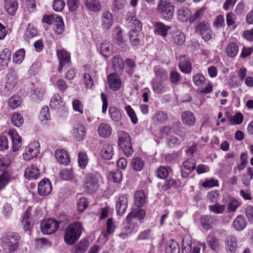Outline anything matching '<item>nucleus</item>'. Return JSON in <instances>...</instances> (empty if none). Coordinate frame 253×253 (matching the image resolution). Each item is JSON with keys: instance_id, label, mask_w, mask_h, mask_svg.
<instances>
[{"instance_id": "58836bf2", "label": "nucleus", "mask_w": 253, "mask_h": 253, "mask_svg": "<svg viewBox=\"0 0 253 253\" xmlns=\"http://www.w3.org/2000/svg\"><path fill=\"white\" fill-rule=\"evenodd\" d=\"M172 40L174 43L177 45H182L185 41L184 34L180 31H175L172 34Z\"/></svg>"}, {"instance_id": "4d7b16f0", "label": "nucleus", "mask_w": 253, "mask_h": 253, "mask_svg": "<svg viewBox=\"0 0 253 253\" xmlns=\"http://www.w3.org/2000/svg\"><path fill=\"white\" fill-rule=\"evenodd\" d=\"M125 109L126 111L127 115L131 119L132 123L134 124H136L138 122V119L133 109L129 105L126 106Z\"/></svg>"}, {"instance_id": "423d86ee", "label": "nucleus", "mask_w": 253, "mask_h": 253, "mask_svg": "<svg viewBox=\"0 0 253 253\" xmlns=\"http://www.w3.org/2000/svg\"><path fill=\"white\" fill-rule=\"evenodd\" d=\"M20 237L16 233H12L1 238V242L7 247L10 253L15 252L19 247Z\"/></svg>"}, {"instance_id": "de8ad7c7", "label": "nucleus", "mask_w": 253, "mask_h": 253, "mask_svg": "<svg viewBox=\"0 0 253 253\" xmlns=\"http://www.w3.org/2000/svg\"><path fill=\"white\" fill-rule=\"evenodd\" d=\"M193 247H192V241L191 240L185 237L182 241V253H192Z\"/></svg>"}, {"instance_id": "8fccbe9b", "label": "nucleus", "mask_w": 253, "mask_h": 253, "mask_svg": "<svg viewBox=\"0 0 253 253\" xmlns=\"http://www.w3.org/2000/svg\"><path fill=\"white\" fill-rule=\"evenodd\" d=\"M25 51L23 48L18 50L13 55V61L14 63L19 64L24 59Z\"/></svg>"}, {"instance_id": "aec40b11", "label": "nucleus", "mask_w": 253, "mask_h": 253, "mask_svg": "<svg viewBox=\"0 0 253 253\" xmlns=\"http://www.w3.org/2000/svg\"><path fill=\"white\" fill-rule=\"evenodd\" d=\"M98 132L101 137L108 138L112 134V128L108 124L103 123L99 125Z\"/></svg>"}, {"instance_id": "bb28decb", "label": "nucleus", "mask_w": 253, "mask_h": 253, "mask_svg": "<svg viewBox=\"0 0 253 253\" xmlns=\"http://www.w3.org/2000/svg\"><path fill=\"white\" fill-rule=\"evenodd\" d=\"M247 222L243 215H238L234 220L233 225L237 231L243 230L246 226Z\"/></svg>"}, {"instance_id": "7c9ffc66", "label": "nucleus", "mask_w": 253, "mask_h": 253, "mask_svg": "<svg viewBox=\"0 0 253 253\" xmlns=\"http://www.w3.org/2000/svg\"><path fill=\"white\" fill-rule=\"evenodd\" d=\"M227 55L230 58L235 57L238 53L239 47L238 44L234 42H229L226 49Z\"/></svg>"}, {"instance_id": "f257e3e1", "label": "nucleus", "mask_w": 253, "mask_h": 253, "mask_svg": "<svg viewBox=\"0 0 253 253\" xmlns=\"http://www.w3.org/2000/svg\"><path fill=\"white\" fill-rule=\"evenodd\" d=\"M83 226L79 221L74 222L69 225L66 229L64 235V241L68 245H73L80 238Z\"/></svg>"}, {"instance_id": "4c0bfd02", "label": "nucleus", "mask_w": 253, "mask_h": 253, "mask_svg": "<svg viewBox=\"0 0 253 253\" xmlns=\"http://www.w3.org/2000/svg\"><path fill=\"white\" fill-rule=\"evenodd\" d=\"M56 20L53 23V30L58 35L61 34L64 30V24L63 19L59 16L55 18Z\"/></svg>"}, {"instance_id": "c03bdc74", "label": "nucleus", "mask_w": 253, "mask_h": 253, "mask_svg": "<svg viewBox=\"0 0 253 253\" xmlns=\"http://www.w3.org/2000/svg\"><path fill=\"white\" fill-rule=\"evenodd\" d=\"M62 99L58 94H55L52 97L50 102V107L52 109H58L62 103Z\"/></svg>"}, {"instance_id": "0e129e2a", "label": "nucleus", "mask_w": 253, "mask_h": 253, "mask_svg": "<svg viewBox=\"0 0 253 253\" xmlns=\"http://www.w3.org/2000/svg\"><path fill=\"white\" fill-rule=\"evenodd\" d=\"M44 93V90L43 88L42 87H37L35 90L33 98L36 101H39L42 98Z\"/></svg>"}, {"instance_id": "6ab92c4d", "label": "nucleus", "mask_w": 253, "mask_h": 253, "mask_svg": "<svg viewBox=\"0 0 253 253\" xmlns=\"http://www.w3.org/2000/svg\"><path fill=\"white\" fill-rule=\"evenodd\" d=\"M178 66L181 72L186 74L191 73L192 69L191 62L185 56L180 57Z\"/></svg>"}, {"instance_id": "3c124183", "label": "nucleus", "mask_w": 253, "mask_h": 253, "mask_svg": "<svg viewBox=\"0 0 253 253\" xmlns=\"http://www.w3.org/2000/svg\"><path fill=\"white\" fill-rule=\"evenodd\" d=\"M182 168L188 170V172H191L196 168V162L193 159H187L182 164Z\"/></svg>"}, {"instance_id": "ddd939ff", "label": "nucleus", "mask_w": 253, "mask_h": 253, "mask_svg": "<svg viewBox=\"0 0 253 253\" xmlns=\"http://www.w3.org/2000/svg\"><path fill=\"white\" fill-rule=\"evenodd\" d=\"M108 84L113 90H119L121 86V81L116 73H111L108 76Z\"/></svg>"}, {"instance_id": "b1692460", "label": "nucleus", "mask_w": 253, "mask_h": 253, "mask_svg": "<svg viewBox=\"0 0 253 253\" xmlns=\"http://www.w3.org/2000/svg\"><path fill=\"white\" fill-rule=\"evenodd\" d=\"M18 6L16 0H5L4 7L7 13L14 15Z\"/></svg>"}, {"instance_id": "09e8293b", "label": "nucleus", "mask_w": 253, "mask_h": 253, "mask_svg": "<svg viewBox=\"0 0 253 253\" xmlns=\"http://www.w3.org/2000/svg\"><path fill=\"white\" fill-rule=\"evenodd\" d=\"M110 117L113 121L119 122L122 119L120 111L115 107H110L109 109Z\"/></svg>"}, {"instance_id": "e433bc0d", "label": "nucleus", "mask_w": 253, "mask_h": 253, "mask_svg": "<svg viewBox=\"0 0 253 253\" xmlns=\"http://www.w3.org/2000/svg\"><path fill=\"white\" fill-rule=\"evenodd\" d=\"M226 246L228 252L230 253H234L237 247V241L236 238L229 236L226 238Z\"/></svg>"}, {"instance_id": "7ed1b4c3", "label": "nucleus", "mask_w": 253, "mask_h": 253, "mask_svg": "<svg viewBox=\"0 0 253 253\" xmlns=\"http://www.w3.org/2000/svg\"><path fill=\"white\" fill-rule=\"evenodd\" d=\"M100 175L97 172H92L86 174L84 181V188L88 193L95 192L98 188V181Z\"/></svg>"}, {"instance_id": "bf43d9fd", "label": "nucleus", "mask_w": 253, "mask_h": 253, "mask_svg": "<svg viewBox=\"0 0 253 253\" xmlns=\"http://www.w3.org/2000/svg\"><path fill=\"white\" fill-rule=\"evenodd\" d=\"M88 202L84 197H82L80 199L77 203V208L79 211L83 212L86 209L88 206Z\"/></svg>"}, {"instance_id": "49530a36", "label": "nucleus", "mask_w": 253, "mask_h": 253, "mask_svg": "<svg viewBox=\"0 0 253 253\" xmlns=\"http://www.w3.org/2000/svg\"><path fill=\"white\" fill-rule=\"evenodd\" d=\"M113 148L111 145H105L101 151V156L103 159L110 160L113 155Z\"/></svg>"}, {"instance_id": "9d476101", "label": "nucleus", "mask_w": 253, "mask_h": 253, "mask_svg": "<svg viewBox=\"0 0 253 253\" xmlns=\"http://www.w3.org/2000/svg\"><path fill=\"white\" fill-rule=\"evenodd\" d=\"M72 131L74 138L79 141L84 139L86 133L85 126L79 122L74 123Z\"/></svg>"}, {"instance_id": "9b49d317", "label": "nucleus", "mask_w": 253, "mask_h": 253, "mask_svg": "<svg viewBox=\"0 0 253 253\" xmlns=\"http://www.w3.org/2000/svg\"><path fill=\"white\" fill-rule=\"evenodd\" d=\"M57 55L59 60L58 69L59 72H61L63 66L70 62V55L67 51L63 49L57 50Z\"/></svg>"}, {"instance_id": "a878e982", "label": "nucleus", "mask_w": 253, "mask_h": 253, "mask_svg": "<svg viewBox=\"0 0 253 253\" xmlns=\"http://www.w3.org/2000/svg\"><path fill=\"white\" fill-rule=\"evenodd\" d=\"M182 121L184 124L187 126H193L196 119L194 114L190 111L184 112L181 116Z\"/></svg>"}, {"instance_id": "393cba45", "label": "nucleus", "mask_w": 253, "mask_h": 253, "mask_svg": "<svg viewBox=\"0 0 253 253\" xmlns=\"http://www.w3.org/2000/svg\"><path fill=\"white\" fill-rule=\"evenodd\" d=\"M166 81H158V80L153 81L152 87L155 93L161 94L166 91L167 88V84Z\"/></svg>"}, {"instance_id": "79ce46f5", "label": "nucleus", "mask_w": 253, "mask_h": 253, "mask_svg": "<svg viewBox=\"0 0 253 253\" xmlns=\"http://www.w3.org/2000/svg\"><path fill=\"white\" fill-rule=\"evenodd\" d=\"M144 165V161L140 158L135 157L132 160L131 167L136 171L141 170L143 169Z\"/></svg>"}, {"instance_id": "ea45409f", "label": "nucleus", "mask_w": 253, "mask_h": 253, "mask_svg": "<svg viewBox=\"0 0 253 253\" xmlns=\"http://www.w3.org/2000/svg\"><path fill=\"white\" fill-rule=\"evenodd\" d=\"M190 15V11L185 7H181L177 11L178 19L182 22L187 21Z\"/></svg>"}, {"instance_id": "5fc2aeb1", "label": "nucleus", "mask_w": 253, "mask_h": 253, "mask_svg": "<svg viewBox=\"0 0 253 253\" xmlns=\"http://www.w3.org/2000/svg\"><path fill=\"white\" fill-rule=\"evenodd\" d=\"M21 102V99L19 96L13 95L8 100V104L10 108L15 109L17 108Z\"/></svg>"}, {"instance_id": "5701e85b", "label": "nucleus", "mask_w": 253, "mask_h": 253, "mask_svg": "<svg viewBox=\"0 0 253 253\" xmlns=\"http://www.w3.org/2000/svg\"><path fill=\"white\" fill-rule=\"evenodd\" d=\"M58 162L64 165H67L70 162V158L67 152L63 149H57L55 154Z\"/></svg>"}, {"instance_id": "a18cd8bd", "label": "nucleus", "mask_w": 253, "mask_h": 253, "mask_svg": "<svg viewBox=\"0 0 253 253\" xmlns=\"http://www.w3.org/2000/svg\"><path fill=\"white\" fill-rule=\"evenodd\" d=\"M126 222L124 223L122 230L129 233L130 234L132 233L136 227V222L131 219L126 217Z\"/></svg>"}, {"instance_id": "20e7f679", "label": "nucleus", "mask_w": 253, "mask_h": 253, "mask_svg": "<svg viewBox=\"0 0 253 253\" xmlns=\"http://www.w3.org/2000/svg\"><path fill=\"white\" fill-rule=\"evenodd\" d=\"M156 10L166 20H170L173 17L174 7L169 0H159Z\"/></svg>"}, {"instance_id": "6e6d98bb", "label": "nucleus", "mask_w": 253, "mask_h": 253, "mask_svg": "<svg viewBox=\"0 0 253 253\" xmlns=\"http://www.w3.org/2000/svg\"><path fill=\"white\" fill-rule=\"evenodd\" d=\"M109 179L114 182H119L122 178V173L121 170L117 169L110 172L109 175Z\"/></svg>"}, {"instance_id": "774afa93", "label": "nucleus", "mask_w": 253, "mask_h": 253, "mask_svg": "<svg viewBox=\"0 0 253 253\" xmlns=\"http://www.w3.org/2000/svg\"><path fill=\"white\" fill-rule=\"evenodd\" d=\"M152 231L150 229L144 230L137 236V240H146L151 238Z\"/></svg>"}, {"instance_id": "4be33fe9", "label": "nucleus", "mask_w": 253, "mask_h": 253, "mask_svg": "<svg viewBox=\"0 0 253 253\" xmlns=\"http://www.w3.org/2000/svg\"><path fill=\"white\" fill-rule=\"evenodd\" d=\"M8 133L11 137L13 143V151L16 152L18 151L21 146V137L17 132L14 130H10Z\"/></svg>"}, {"instance_id": "603ef678", "label": "nucleus", "mask_w": 253, "mask_h": 253, "mask_svg": "<svg viewBox=\"0 0 253 253\" xmlns=\"http://www.w3.org/2000/svg\"><path fill=\"white\" fill-rule=\"evenodd\" d=\"M11 121L13 125L19 127L23 123V119L21 114L15 113L11 117Z\"/></svg>"}, {"instance_id": "f8f14e48", "label": "nucleus", "mask_w": 253, "mask_h": 253, "mask_svg": "<svg viewBox=\"0 0 253 253\" xmlns=\"http://www.w3.org/2000/svg\"><path fill=\"white\" fill-rule=\"evenodd\" d=\"M52 191V185L48 179H43L39 183L38 192L42 196L48 195Z\"/></svg>"}, {"instance_id": "f704fd0d", "label": "nucleus", "mask_w": 253, "mask_h": 253, "mask_svg": "<svg viewBox=\"0 0 253 253\" xmlns=\"http://www.w3.org/2000/svg\"><path fill=\"white\" fill-rule=\"evenodd\" d=\"M155 33L158 35H162L163 37L167 36L168 31H169L171 28L170 26H166L161 22L156 23L155 24Z\"/></svg>"}, {"instance_id": "2f4dec72", "label": "nucleus", "mask_w": 253, "mask_h": 253, "mask_svg": "<svg viewBox=\"0 0 253 253\" xmlns=\"http://www.w3.org/2000/svg\"><path fill=\"white\" fill-rule=\"evenodd\" d=\"M84 4L88 10L93 12H98L101 8L98 0H85Z\"/></svg>"}, {"instance_id": "c9c22d12", "label": "nucleus", "mask_w": 253, "mask_h": 253, "mask_svg": "<svg viewBox=\"0 0 253 253\" xmlns=\"http://www.w3.org/2000/svg\"><path fill=\"white\" fill-rule=\"evenodd\" d=\"M146 202V195L142 190L136 192L135 195V203L137 207H142Z\"/></svg>"}, {"instance_id": "680f3d73", "label": "nucleus", "mask_w": 253, "mask_h": 253, "mask_svg": "<svg viewBox=\"0 0 253 253\" xmlns=\"http://www.w3.org/2000/svg\"><path fill=\"white\" fill-rule=\"evenodd\" d=\"M65 2L64 0H54L53 2L52 7L54 10L56 11H61L64 6Z\"/></svg>"}, {"instance_id": "cd10ccee", "label": "nucleus", "mask_w": 253, "mask_h": 253, "mask_svg": "<svg viewBox=\"0 0 253 253\" xmlns=\"http://www.w3.org/2000/svg\"><path fill=\"white\" fill-rule=\"evenodd\" d=\"M200 222L203 228L208 230L212 227L214 224V219L211 215H204L201 217Z\"/></svg>"}, {"instance_id": "864d4df0", "label": "nucleus", "mask_w": 253, "mask_h": 253, "mask_svg": "<svg viewBox=\"0 0 253 253\" xmlns=\"http://www.w3.org/2000/svg\"><path fill=\"white\" fill-rule=\"evenodd\" d=\"M208 245L211 248L216 251L218 249V242L215 237L212 235H209L207 237Z\"/></svg>"}, {"instance_id": "6e6552de", "label": "nucleus", "mask_w": 253, "mask_h": 253, "mask_svg": "<svg viewBox=\"0 0 253 253\" xmlns=\"http://www.w3.org/2000/svg\"><path fill=\"white\" fill-rule=\"evenodd\" d=\"M40 145L37 141L31 142L26 148L23 158L25 160H29L36 157L40 151Z\"/></svg>"}, {"instance_id": "052dcab7", "label": "nucleus", "mask_w": 253, "mask_h": 253, "mask_svg": "<svg viewBox=\"0 0 253 253\" xmlns=\"http://www.w3.org/2000/svg\"><path fill=\"white\" fill-rule=\"evenodd\" d=\"M113 35L115 39L117 41L118 43L123 42L122 31L120 27L117 26L114 29Z\"/></svg>"}, {"instance_id": "338daca9", "label": "nucleus", "mask_w": 253, "mask_h": 253, "mask_svg": "<svg viewBox=\"0 0 253 253\" xmlns=\"http://www.w3.org/2000/svg\"><path fill=\"white\" fill-rule=\"evenodd\" d=\"M209 210L214 213L219 214L222 213L225 209L224 205L219 206L217 204L214 205L209 206Z\"/></svg>"}, {"instance_id": "e2e57ef3", "label": "nucleus", "mask_w": 253, "mask_h": 253, "mask_svg": "<svg viewBox=\"0 0 253 253\" xmlns=\"http://www.w3.org/2000/svg\"><path fill=\"white\" fill-rule=\"evenodd\" d=\"M169 173L168 169L166 167L161 166L157 170V175L160 178L165 179L167 178Z\"/></svg>"}, {"instance_id": "1a4fd4ad", "label": "nucleus", "mask_w": 253, "mask_h": 253, "mask_svg": "<svg viewBox=\"0 0 253 253\" xmlns=\"http://www.w3.org/2000/svg\"><path fill=\"white\" fill-rule=\"evenodd\" d=\"M195 28L196 32L200 33L203 39L205 41H208L211 39L212 33L210 26L207 23L205 22L199 23L195 26Z\"/></svg>"}, {"instance_id": "c85d7f7f", "label": "nucleus", "mask_w": 253, "mask_h": 253, "mask_svg": "<svg viewBox=\"0 0 253 253\" xmlns=\"http://www.w3.org/2000/svg\"><path fill=\"white\" fill-rule=\"evenodd\" d=\"M17 77L12 73L7 74L6 78L5 87L7 90H11L14 88L17 83Z\"/></svg>"}, {"instance_id": "72a5a7b5", "label": "nucleus", "mask_w": 253, "mask_h": 253, "mask_svg": "<svg viewBox=\"0 0 253 253\" xmlns=\"http://www.w3.org/2000/svg\"><path fill=\"white\" fill-rule=\"evenodd\" d=\"M179 247L176 241L171 240L167 244L166 253H179Z\"/></svg>"}, {"instance_id": "4468645a", "label": "nucleus", "mask_w": 253, "mask_h": 253, "mask_svg": "<svg viewBox=\"0 0 253 253\" xmlns=\"http://www.w3.org/2000/svg\"><path fill=\"white\" fill-rule=\"evenodd\" d=\"M40 172L39 169L37 166L32 165L27 168L24 172V176L26 178L30 180L38 179L40 176Z\"/></svg>"}, {"instance_id": "a211bd4d", "label": "nucleus", "mask_w": 253, "mask_h": 253, "mask_svg": "<svg viewBox=\"0 0 253 253\" xmlns=\"http://www.w3.org/2000/svg\"><path fill=\"white\" fill-rule=\"evenodd\" d=\"M113 23L112 14L108 11H105L102 16L101 26L104 30H108L111 28Z\"/></svg>"}, {"instance_id": "37998d69", "label": "nucleus", "mask_w": 253, "mask_h": 253, "mask_svg": "<svg viewBox=\"0 0 253 253\" xmlns=\"http://www.w3.org/2000/svg\"><path fill=\"white\" fill-rule=\"evenodd\" d=\"M11 52L10 50L5 48L0 54V64L2 66L6 65L10 60Z\"/></svg>"}, {"instance_id": "0eeeda50", "label": "nucleus", "mask_w": 253, "mask_h": 253, "mask_svg": "<svg viewBox=\"0 0 253 253\" xmlns=\"http://www.w3.org/2000/svg\"><path fill=\"white\" fill-rule=\"evenodd\" d=\"M58 222L52 218L42 221L41 224L42 232L44 234H51L58 228Z\"/></svg>"}, {"instance_id": "c756f323", "label": "nucleus", "mask_w": 253, "mask_h": 253, "mask_svg": "<svg viewBox=\"0 0 253 253\" xmlns=\"http://www.w3.org/2000/svg\"><path fill=\"white\" fill-rule=\"evenodd\" d=\"M89 246L87 240H82L75 245L72 251V253H84Z\"/></svg>"}, {"instance_id": "2eb2a0df", "label": "nucleus", "mask_w": 253, "mask_h": 253, "mask_svg": "<svg viewBox=\"0 0 253 253\" xmlns=\"http://www.w3.org/2000/svg\"><path fill=\"white\" fill-rule=\"evenodd\" d=\"M127 198L126 195H122L118 198L116 205L118 215H122L125 212L127 207Z\"/></svg>"}, {"instance_id": "473e14b6", "label": "nucleus", "mask_w": 253, "mask_h": 253, "mask_svg": "<svg viewBox=\"0 0 253 253\" xmlns=\"http://www.w3.org/2000/svg\"><path fill=\"white\" fill-rule=\"evenodd\" d=\"M155 74V79L154 80L166 81L168 79L167 72L159 66H156L154 68Z\"/></svg>"}, {"instance_id": "13d9d810", "label": "nucleus", "mask_w": 253, "mask_h": 253, "mask_svg": "<svg viewBox=\"0 0 253 253\" xmlns=\"http://www.w3.org/2000/svg\"><path fill=\"white\" fill-rule=\"evenodd\" d=\"M78 163L82 169H84L87 164V157L85 154L80 152L78 154Z\"/></svg>"}, {"instance_id": "69168bd1", "label": "nucleus", "mask_w": 253, "mask_h": 253, "mask_svg": "<svg viewBox=\"0 0 253 253\" xmlns=\"http://www.w3.org/2000/svg\"><path fill=\"white\" fill-rule=\"evenodd\" d=\"M193 80L195 85L200 86L205 83L206 79L202 74H197L193 76Z\"/></svg>"}, {"instance_id": "dca6fc26", "label": "nucleus", "mask_w": 253, "mask_h": 253, "mask_svg": "<svg viewBox=\"0 0 253 253\" xmlns=\"http://www.w3.org/2000/svg\"><path fill=\"white\" fill-rule=\"evenodd\" d=\"M113 45L108 41H104L101 43L99 51L100 54L105 57H108L113 53Z\"/></svg>"}, {"instance_id": "a19ab883", "label": "nucleus", "mask_w": 253, "mask_h": 253, "mask_svg": "<svg viewBox=\"0 0 253 253\" xmlns=\"http://www.w3.org/2000/svg\"><path fill=\"white\" fill-rule=\"evenodd\" d=\"M31 216V212L29 210H27L24 213L22 220V223L23 225L24 230L30 231L32 228V224L29 221V218Z\"/></svg>"}, {"instance_id": "f3484780", "label": "nucleus", "mask_w": 253, "mask_h": 253, "mask_svg": "<svg viewBox=\"0 0 253 253\" xmlns=\"http://www.w3.org/2000/svg\"><path fill=\"white\" fill-rule=\"evenodd\" d=\"M140 208L137 207L132 210L126 217L135 222L137 219L140 221L143 219L145 216L146 213L144 210Z\"/></svg>"}, {"instance_id": "39448f33", "label": "nucleus", "mask_w": 253, "mask_h": 253, "mask_svg": "<svg viewBox=\"0 0 253 253\" xmlns=\"http://www.w3.org/2000/svg\"><path fill=\"white\" fill-rule=\"evenodd\" d=\"M118 145L122 149L125 155L130 156L133 152L130 137L127 133L124 131L118 132Z\"/></svg>"}, {"instance_id": "f03ea898", "label": "nucleus", "mask_w": 253, "mask_h": 253, "mask_svg": "<svg viewBox=\"0 0 253 253\" xmlns=\"http://www.w3.org/2000/svg\"><path fill=\"white\" fill-rule=\"evenodd\" d=\"M127 15V21H128L129 26L132 27V28H134L132 29V30L128 33L129 40L132 44L136 45L140 42L138 32L141 30L142 24L136 17L133 15L132 13L128 12Z\"/></svg>"}, {"instance_id": "412c9836", "label": "nucleus", "mask_w": 253, "mask_h": 253, "mask_svg": "<svg viewBox=\"0 0 253 253\" xmlns=\"http://www.w3.org/2000/svg\"><path fill=\"white\" fill-rule=\"evenodd\" d=\"M112 66L114 71L116 73H121L125 66L123 59L120 55H116L112 59Z\"/></svg>"}]
</instances>
